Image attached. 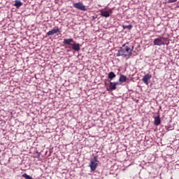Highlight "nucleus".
Masks as SVG:
<instances>
[{
	"label": "nucleus",
	"instance_id": "nucleus-1",
	"mask_svg": "<svg viewBox=\"0 0 179 179\" xmlns=\"http://www.w3.org/2000/svg\"><path fill=\"white\" fill-rule=\"evenodd\" d=\"M128 43H124L122 47L120 48L117 53L116 54L117 57H122L123 58H129L132 55V51H134V46L129 48L127 45Z\"/></svg>",
	"mask_w": 179,
	"mask_h": 179
},
{
	"label": "nucleus",
	"instance_id": "nucleus-2",
	"mask_svg": "<svg viewBox=\"0 0 179 179\" xmlns=\"http://www.w3.org/2000/svg\"><path fill=\"white\" fill-rule=\"evenodd\" d=\"M71 43H74L73 38H65L63 41V44H64V45H71V48L74 51H80V44L76 43L71 44Z\"/></svg>",
	"mask_w": 179,
	"mask_h": 179
},
{
	"label": "nucleus",
	"instance_id": "nucleus-3",
	"mask_svg": "<svg viewBox=\"0 0 179 179\" xmlns=\"http://www.w3.org/2000/svg\"><path fill=\"white\" fill-rule=\"evenodd\" d=\"M98 164L99 160H97V157H94V158L91 159L90 164L91 171H94L97 169Z\"/></svg>",
	"mask_w": 179,
	"mask_h": 179
},
{
	"label": "nucleus",
	"instance_id": "nucleus-4",
	"mask_svg": "<svg viewBox=\"0 0 179 179\" xmlns=\"http://www.w3.org/2000/svg\"><path fill=\"white\" fill-rule=\"evenodd\" d=\"M73 6L76 8V9H78V10L85 11L87 10L86 6L83 5V3L78 2L73 3Z\"/></svg>",
	"mask_w": 179,
	"mask_h": 179
},
{
	"label": "nucleus",
	"instance_id": "nucleus-5",
	"mask_svg": "<svg viewBox=\"0 0 179 179\" xmlns=\"http://www.w3.org/2000/svg\"><path fill=\"white\" fill-rule=\"evenodd\" d=\"M57 33H61V29L58 28V27H55L46 33V36H54V34H57Z\"/></svg>",
	"mask_w": 179,
	"mask_h": 179
},
{
	"label": "nucleus",
	"instance_id": "nucleus-6",
	"mask_svg": "<svg viewBox=\"0 0 179 179\" xmlns=\"http://www.w3.org/2000/svg\"><path fill=\"white\" fill-rule=\"evenodd\" d=\"M150 79H152V74L147 73L143 77V82L145 85H149V80H150Z\"/></svg>",
	"mask_w": 179,
	"mask_h": 179
},
{
	"label": "nucleus",
	"instance_id": "nucleus-7",
	"mask_svg": "<svg viewBox=\"0 0 179 179\" xmlns=\"http://www.w3.org/2000/svg\"><path fill=\"white\" fill-rule=\"evenodd\" d=\"M154 45H158L160 47V45H164L166 43H164V41H163V40H162V38H155L153 41Z\"/></svg>",
	"mask_w": 179,
	"mask_h": 179
},
{
	"label": "nucleus",
	"instance_id": "nucleus-8",
	"mask_svg": "<svg viewBox=\"0 0 179 179\" xmlns=\"http://www.w3.org/2000/svg\"><path fill=\"white\" fill-rule=\"evenodd\" d=\"M100 15L102 17H110V12L108 10H101Z\"/></svg>",
	"mask_w": 179,
	"mask_h": 179
},
{
	"label": "nucleus",
	"instance_id": "nucleus-9",
	"mask_svg": "<svg viewBox=\"0 0 179 179\" xmlns=\"http://www.w3.org/2000/svg\"><path fill=\"white\" fill-rule=\"evenodd\" d=\"M120 85V83L118 82H111L109 84V87L111 89V90H115L116 86Z\"/></svg>",
	"mask_w": 179,
	"mask_h": 179
},
{
	"label": "nucleus",
	"instance_id": "nucleus-10",
	"mask_svg": "<svg viewBox=\"0 0 179 179\" xmlns=\"http://www.w3.org/2000/svg\"><path fill=\"white\" fill-rule=\"evenodd\" d=\"M154 122H155V125H156L157 127L158 125H160V123L162 122V120L160 119V116L158 115V116L155 117Z\"/></svg>",
	"mask_w": 179,
	"mask_h": 179
},
{
	"label": "nucleus",
	"instance_id": "nucleus-11",
	"mask_svg": "<svg viewBox=\"0 0 179 179\" xmlns=\"http://www.w3.org/2000/svg\"><path fill=\"white\" fill-rule=\"evenodd\" d=\"M22 5H23V3H22V1L20 0H15L14 6H15V8H17V9H19V8H20V6H22Z\"/></svg>",
	"mask_w": 179,
	"mask_h": 179
},
{
	"label": "nucleus",
	"instance_id": "nucleus-12",
	"mask_svg": "<svg viewBox=\"0 0 179 179\" xmlns=\"http://www.w3.org/2000/svg\"><path fill=\"white\" fill-rule=\"evenodd\" d=\"M117 76L115 75V73L111 71L108 73V79H110V80H113L114 78H115Z\"/></svg>",
	"mask_w": 179,
	"mask_h": 179
},
{
	"label": "nucleus",
	"instance_id": "nucleus-13",
	"mask_svg": "<svg viewBox=\"0 0 179 179\" xmlns=\"http://www.w3.org/2000/svg\"><path fill=\"white\" fill-rule=\"evenodd\" d=\"M119 82H121V83H124V82H127V76L124 75H121L119 78Z\"/></svg>",
	"mask_w": 179,
	"mask_h": 179
},
{
	"label": "nucleus",
	"instance_id": "nucleus-14",
	"mask_svg": "<svg viewBox=\"0 0 179 179\" xmlns=\"http://www.w3.org/2000/svg\"><path fill=\"white\" fill-rule=\"evenodd\" d=\"M122 27L125 29H127L128 30H131L132 29V24L129 25H122Z\"/></svg>",
	"mask_w": 179,
	"mask_h": 179
},
{
	"label": "nucleus",
	"instance_id": "nucleus-15",
	"mask_svg": "<svg viewBox=\"0 0 179 179\" xmlns=\"http://www.w3.org/2000/svg\"><path fill=\"white\" fill-rule=\"evenodd\" d=\"M22 177H23V178H25V179H33V178L27 175V173L22 174Z\"/></svg>",
	"mask_w": 179,
	"mask_h": 179
},
{
	"label": "nucleus",
	"instance_id": "nucleus-16",
	"mask_svg": "<svg viewBox=\"0 0 179 179\" xmlns=\"http://www.w3.org/2000/svg\"><path fill=\"white\" fill-rule=\"evenodd\" d=\"M178 0H168V3H174V2H177Z\"/></svg>",
	"mask_w": 179,
	"mask_h": 179
},
{
	"label": "nucleus",
	"instance_id": "nucleus-17",
	"mask_svg": "<svg viewBox=\"0 0 179 179\" xmlns=\"http://www.w3.org/2000/svg\"><path fill=\"white\" fill-rule=\"evenodd\" d=\"M170 128H171V126H169V127H166V131H171V129H170Z\"/></svg>",
	"mask_w": 179,
	"mask_h": 179
},
{
	"label": "nucleus",
	"instance_id": "nucleus-18",
	"mask_svg": "<svg viewBox=\"0 0 179 179\" xmlns=\"http://www.w3.org/2000/svg\"><path fill=\"white\" fill-rule=\"evenodd\" d=\"M108 11L109 12V15H111V13H113V10H111V8H110Z\"/></svg>",
	"mask_w": 179,
	"mask_h": 179
},
{
	"label": "nucleus",
	"instance_id": "nucleus-19",
	"mask_svg": "<svg viewBox=\"0 0 179 179\" xmlns=\"http://www.w3.org/2000/svg\"><path fill=\"white\" fill-rule=\"evenodd\" d=\"M43 93H47V92H43Z\"/></svg>",
	"mask_w": 179,
	"mask_h": 179
}]
</instances>
